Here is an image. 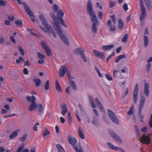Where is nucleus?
Segmentation results:
<instances>
[{
  "instance_id": "1",
  "label": "nucleus",
  "mask_w": 152,
  "mask_h": 152,
  "mask_svg": "<svg viewBox=\"0 0 152 152\" xmlns=\"http://www.w3.org/2000/svg\"><path fill=\"white\" fill-rule=\"evenodd\" d=\"M87 11L88 13L91 16L90 19L93 24L92 26L91 30L92 33H97V26L99 25V21L94 12L92 10V4L91 0H88L87 6Z\"/></svg>"
},
{
  "instance_id": "2",
  "label": "nucleus",
  "mask_w": 152,
  "mask_h": 152,
  "mask_svg": "<svg viewBox=\"0 0 152 152\" xmlns=\"http://www.w3.org/2000/svg\"><path fill=\"white\" fill-rule=\"evenodd\" d=\"M50 16L53 20V24L56 31L63 42L67 45H69V42L68 39L66 36H64L63 34L61 26L57 19L55 13H51Z\"/></svg>"
},
{
  "instance_id": "3",
  "label": "nucleus",
  "mask_w": 152,
  "mask_h": 152,
  "mask_svg": "<svg viewBox=\"0 0 152 152\" xmlns=\"http://www.w3.org/2000/svg\"><path fill=\"white\" fill-rule=\"evenodd\" d=\"M39 17L45 28H43L41 26H39L41 28L44 32H47L49 35L52 34L55 37H56V34L54 32L51 26L48 24L46 19L43 15H40Z\"/></svg>"
},
{
  "instance_id": "4",
  "label": "nucleus",
  "mask_w": 152,
  "mask_h": 152,
  "mask_svg": "<svg viewBox=\"0 0 152 152\" xmlns=\"http://www.w3.org/2000/svg\"><path fill=\"white\" fill-rule=\"evenodd\" d=\"M134 128L135 130L137 136L139 137V140L141 142L147 145L149 144L150 143V135L149 134H148L147 135L144 134L142 135V137H141L140 133L138 126L135 125H134Z\"/></svg>"
},
{
  "instance_id": "5",
  "label": "nucleus",
  "mask_w": 152,
  "mask_h": 152,
  "mask_svg": "<svg viewBox=\"0 0 152 152\" xmlns=\"http://www.w3.org/2000/svg\"><path fill=\"white\" fill-rule=\"evenodd\" d=\"M26 99L29 102H31V103L29 107V111H32L35 110L38 106L37 104L35 102L36 97L33 95H32L31 97L30 96H27Z\"/></svg>"
},
{
  "instance_id": "6",
  "label": "nucleus",
  "mask_w": 152,
  "mask_h": 152,
  "mask_svg": "<svg viewBox=\"0 0 152 152\" xmlns=\"http://www.w3.org/2000/svg\"><path fill=\"white\" fill-rule=\"evenodd\" d=\"M145 101V99L144 97H142L140 100L139 105V114L140 118H144L143 115L141 114L142 110Z\"/></svg>"
},
{
  "instance_id": "7",
  "label": "nucleus",
  "mask_w": 152,
  "mask_h": 152,
  "mask_svg": "<svg viewBox=\"0 0 152 152\" xmlns=\"http://www.w3.org/2000/svg\"><path fill=\"white\" fill-rule=\"evenodd\" d=\"M108 114L110 118L114 123L118 124L119 121L116 116L114 113L110 110H108Z\"/></svg>"
},
{
  "instance_id": "8",
  "label": "nucleus",
  "mask_w": 152,
  "mask_h": 152,
  "mask_svg": "<svg viewBox=\"0 0 152 152\" xmlns=\"http://www.w3.org/2000/svg\"><path fill=\"white\" fill-rule=\"evenodd\" d=\"M24 8L30 17L31 18L32 21L34 22H35V18L33 15L32 12L30 9L29 7L28 6L27 4L24 2L23 3Z\"/></svg>"
},
{
  "instance_id": "9",
  "label": "nucleus",
  "mask_w": 152,
  "mask_h": 152,
  "mask_svg": "<svg viewBox=\"0 0 152 152\" xmlns=\"http://www.w3.org/2000/svg\"><path fill=\"white\" fill-rule=\"evenodd\" d=\"M140 10L141 11V14L140 17V21H142L146 18L147 14L146 10L144 6H141Z\"/></svg>"
},
{
  "instance_id": "10",
  "label": "nucleus",
  "mask_w": 152,
  "mask_h": 152,
  "mask_svg": "<svg viewBox=\"0 0 152 152\" xmlns=\"http://www.w3.org/2000/svg\"><path fill=\"white\" fill-rule=\"evenodd\" d=\"M41 44L43 47L47 55L49 56L52 55V53L49 47L48 46L47 43L44 41H41Z\"/></svg>"
},
{
  "instance_id": "11",
  "label": "nucleus",
  "mask_w": 152,
  "mask_h": 152,
  "mask_svg": "<svg viewBox=\"0 0 152 152\" xmlns=\"http://www.w3.org/2000/svg\"><path fill=\"white\" fill-rule=\"evenodd\" d=\"M138 86L137 84H136L134 87L133 93V99L134 103H136L137 102L138 94Z\"/></svg>"
},
{
  "instance_id": "12",
  "label": "nucleus",
  "mask_w": 152,
  "mask_h": 152,
  "mask_svg": "<svg viewBox=\"0 0 152 152\" xmlns=\"http://www.w3.org/2000/svg\"><path fill=\"white\" fill-rule=\"evenodd\" d=\"M75 53H80L84 61L85 62H87V60L85 56L84 55V51L82 48H80L76 50L75 51Z\"/></svg>"
},
{
  "instance_id": "13",
  "label": "nucleus",
  "mask_w": 152,
  "mask_h": 152,
  "mask_svg": "<svg viewBox=\"0 0 152 152\" xmlns=\"http://www.w3.org/2000/svg\"><path fill=\"white\" fill-rule=\"evenodd\" d=\"M110 134L113 139L120 143L122 142V140L113 131H110Z\"/></svg>"
},
{
  "instance_id": "14",
  "label": "nucleus",
  "mask_w": 152,
  "mask_h": 152,
  "mask_svg": "<svg viewBox=\"0 0 152 152\" xmlns=\"http://www.w3.org/2000/svg\"><path fill=\"white\" fill-rule=\"evenodd\" d=\"M67 71V69L66 67L64 65L62 66L60 68L59 71V75L60 77H63L65 73Z\"/></svg>"
},
{
  "instance_id": "15",
  "label": "nucleus",
  "mask_w": 152,
  "mask_h": 152,
  "mask_svg": "<svg viewBox=\"0 0 152 152\" xmlns=\"http://www.w3.org/2000/svg\"><path fill=\"white\" fill-rule=\"evenodd\" d=\"M93 52L96 56L103 59L104 58L105 56L103 52H99L96 50H94Z\"/></svg>"
},
{
  "instance_id": "16",
  "label": "nucleus",
  "mask_w": 152,
  "mask_h": 152,
  "mask_svg": "<svg viewBox=\"0 0 152 152\" xmlns=\"http://www.w3.org/2000/svg\"><path fill=\"white\" fill-rule=\"evenodd\" d=\"M107 26H110V30L111 32H113L116 30V27L115 25H111V21L110 20H109L107 23Z\"/></svg>"
},
{
  "instance_id": "17",
  "label": "nucleus",
  "mask_w": 152,
  "mask_h": 152,
  "mask_svg": "<svg viewBox=\"0 0 152 152\" xmlns=\"http://www.w3.org/2000/svg\"><path fill=\"white\" fill-rule=\"evenodd\" d=\"M68 140L69 143L73 145H74L77 143L76 139L73 137L69 136Z\"/></svg>"
},
{
  "instance_id": "18",
  "label": "nucleus",
  "mask_w": 152,
  "mask_h": 152,
  "mask_svg": "<svg viewBox=\"0 0 152 152\" xmlns=\"http://www.w3.org/2000/svg\"><path fill=\"white\" fill-rule=\"evenodd\" d=\"M149 85L148 83H145L144 93L147 97H148L149 95Z\"/></svg>"
},
{
  "instance_id": "19",
  "label": "nucleus",
  "mask_w": 152,
  "mask_h": 152,
  "mask_svg": "<svg viewBox=\"0 0 152 152\" xmlns=\"http://www.w3.org/2000/svg\"><path fill=\"white\" fill-rule=\"evenodd\" d=\"M95 100L96 103L97 104V106L99 107L100 110H101L102 112H104L105 111L104 110L103 108L102 104L101 103L99 100L97 99V98H96L95 99Z\"/></svg>"
},
{
  "instance_id": "20",
  "label": "nucleus",
  "mask_w": 152,
  "mask_h": 152,
  "mask_svg": "<svg viewBox=\"0 0 152 152\" xmlns=\"http://www.w3.org/2000/svg\"><path fill=\"white\" fill-rule=\"evenodd\" d=\"M95 100L96 103L97 104V106L99 107L100 110H101L102 112H104L105 111L104 110L103 108L102 104L101 103L99 100L97 99V98H96L95 99Z\"/></svg>"
},
{
  "instance_id": "21",
  "label": "nucleus",
  "mask_w": 152,
  "mask_h": 152,
  "mask_svg": "<svg viewBox=\"0 0 152 152\" xmlns=\"http://www.w3.org/2000/svg\"><path fill=\"white\" fill-rule=\"evenodd\" d=\"M61 108L62 111L61 113L62 115L64 116L65 113H67L68 111L66 105V104L61 105Z\"/></svg>"
},
{
  "instance_id": "22",
  "label": "nucleus",
  "mask_w": 152,
  "mask_h": 152,
  "mask_svg": "<svg viewBox=\"0 0 152 152\" xmlns=\"http://www.w3.org/2000/svg\"><path fill=\"white\" fill-rule=\"evenodd\" d=\"M20 131L19 129L13 132L9 136L10 140H12L16 137L18 135L19 132Z\"/></svg>"
},
{
  "instance_id": "23",
  "label": "nucleus",
  "mask_w": 152,
  "mask_h": 152,
  "mask_svg": "<svg viewBox=\"0 0 152 152\" xmlns=\"http://www.w3.org/2000/svg\"><path fill=\"white\" fill-rule=\"evenodd\" d=\"M50 132L46 128H45L42 133L43 136L44 138H47V135L50 134Z\"/></svg>"
},
{
  "instance_id": "24",
  "label": "nucleus",
  "mask_w": 152,
  "mask_h": 152,
  "mask_svg": "<svg viewBox=\"0 0 152 152\" xmlns=\"http://www.w3.org/2000/svg\"><path fill=\"white\" fill-rule=\"evenodd\" d=\"M56 88L57 91L60 93L62 92V90L61 87L58 83L57 80H56L55 83Z\"/></svg>"
},
{
  "instance_id": "25",
  "label": "nucleus",
  "mask_w": 152,
  "mask_h": 152,
  "mask_svg": "<svg viewBox=\"0 0 152 152\" xmlns=\"http://www.w3.org/2000/svg\"><path fill=\"white\" fill-rule=\"evenodd\" d=\"M79 135L82 139H84L85 138L82 129L80 127H79L78 131Z\"/></svg>"
},
{
  "instance_id": "26",
  "label": "nucleus",
  "mask_w": 152,
  "mask_h": 152,
  "mask_svg": "<svg viewBox=\"0 0 152 152\" xmlns=\"http://www.w3.org/2000/svg\"><path fill=\"white\" fill-rule=\"evenodd\" d=\"M57 16L58 18L59 19L62 18L64 15V13L61 10H59L57 12Z\"/></svg>"
},
{
  "instance_id": "27",
  "label": "nucleus",
  "mask_w": 152,
  "mask_h": 152,
  "mask_svg": "<svg viewBox=\"0 0 152 152\" xmlns=\"http://www.w3.org/2000/svg\"><path fill=\"white\" fill-rule=\"evenodd\" d=\"M107 144L109 148L112 149L116 150L118 149V147L115 146L112 143L110 142H107Z\"/></svg>"
},
{
  "instance_id": "28",
  "label": "nucleus",
  "mask_w": 152,
  "mask_h": 152,
  "mask_svg": "<svg viewBox=\"0 0 152 152\" xmlns=\"http://www.w3.org/2000/svg\"><path fill=\"white\" fill-rule=\"evenodd\" d=\"M114 47V45L112 44L109 45L103 46L102 47V48L104 50H108L111 49Z\"/></svg>"
},
{
  "instance_id": "29",
  "label": "nucleus",
  "mask_w": 152,
  "mask_h": 152,
  "mask_svg": "<svg viewBox=\"0 0 152 152\" xmlns=\"http://www.w3.org/2000/svg\"><path fill=\"white\" fill-rule=\"evenodd\" d=\"M124 26V23L122 20L120 19L118 20V28L122 29Z\"/></svg>"
},
{
  "instance_id": "30",
  "label": "nucleus",
  "mask_w": 152,
  "mask_h": 152,
  "mask_svg": "<svg viewBox=\"0 0 152 152\" xmlns=\"http://www.w3.org/2000/svg\"><path fill=\"white\" fill-rule=\"evenodd\" d=\"M89 99L92 108H95L96 107V105L91 96H89Z\"/></svg>"
},
{
  "instance_id": "31",
  "label": "nucleus",
  "mask_w": 152,
  "mask_h": 152,
  "mask_svg": "<svg viewBox=\"0 0 152 152\" xmlns=\"http://www.w3.org/2000/svg\"><path fill=\"white\" fill-rule=\"evenodd\" d=\"M37 110L38 112L39 113H42L44 110V107L41 104H39L37 106Z\"/></svg>"
},
{
  "instance_id": "32",
  "label": "nucleus",
  "mask_w": 152,
  "mask_h": 152,
  "mask_svg": "<svg viewBox=\"0 0 152 152\" xmlns=\"http://www.w3.org/2000/svg\"><path fill=\"white\" fill-rule=\"evenodd\" d=\"M144 45L145 47L148 46V36L144 35Z\"/></svg>"
},
{
  "instance_id": "33",
  "label": "nucleus",
  "mask_w": 152,
  "mask_h": 152,
  "mask_svg": "<svg viewBox=\"0 0 152 152\" xmlns=\"http://www.w3.org/2000/svg\"><path fill=\"white\" fill-rule=\"evenodd\" d=\"M124 58H127L126 56L125 55H121L116 58L115 60V62L117 63L118 62L120 59Z\"/></svg>"
},
{
  "instance_id": "34",
  "label": "nucleus",
  "mask_w": 152,
  "mask_h": 152,
  "mask_svg": "<svg viewBox=\"0 0 152 152\" xmlns=\"http://www.w3.org/2000/svg\"><path fill=\"white\" fill-rule=\"evenodd\" d=\"M144 2L145 4L147 7V8L149 10L151 9H149V7H150L151 2L150 0H144Z\"/></svg>"
},
{
  "instance_id": "35",
  "label": "nucleus",
  "mask_w": 152,
  "mask_h": 152,
  "mask_svg": "<svg viewBox=\"0 0 152 152\" xmlns=\"http://www.w3.org/2000/svg\"><path fill=\"white\" fill-rule=\"evenodd\" d=\"M18 48L21 54L23 56H24L25 54V52L21 46L20 45L18 46Z\"/></svg>"
},
{
  "instance_id": "36",
  "label": "nucleus",
  "mask_w": 152,
  "mask_h": 152,
  "mask_svg": "<svg viewBox=\"0 0 152 152\" xmlns=\"http://www.w3.org/2000/svg\"><path fill=\"white\" fill-rule=\"evenodd\" d=\"M15 23L19 27H21L23 25V23L20 20H16L15 21Z\"/></svg>"
},
{
  "instance_id": "37",
  "label": "nucleus",
  "mask_w": 152,
  "mask_h": 152,
  "mask_svg": "<svg viewBox=\"0 0 152 152\" xmlns=\"http://www.w3.org/2000/svg\"><path fill=\"white\" fill-rule=\"evenodd\" d=\"M56 147L58 149V152H65L63 148L61 147L60 145H57Z\"/></svg>"
},
{
  "instance_id": "38",
  "label": "nucleus",
  "mask_w": 152,
  "mask_h": 152,
  "mask_svg": "<svg viewBox=\"0 0 152 152\" xmlns=\"http://www.w3.org/2000/svg\"><path fill=\"white\" fill-rule=\"evenodd\" d=\"M70 83L72 88L74 90H76L77 87L74 81L73 80H70Z\"/></svg>"
},
{
  "instance_id": "39",
  "label": "nucleus",
  "mask_w": 152,
  "mask_h": 152,
  "mask_svg": "<svg viewBox=\"0 0 152 152\" xmlns=\"http://www.w3.org/2000/svg\"><path fill=\"white\" fill-rule=\"evenodd\" d=\"M36 86H40L41 83V80L39 79H36L34 80Z\"/></svg>"
},
{
  "instance_id": "40",
  "label": "nucleus",
  "mask_w": 152,
  "mask_h": 152,
  "mask_svg": "<svg viewBox=\"0 0 152 152\" xmlns=\"http://www.w3.org/2000/svg\"><path fill=\"white\" fill-rule=\"evenodd\" d=\"M25 61V60L21 57H20L19 59H17L16 61V63L19 64L21 62H22V63Z\"/></svg>"
},
{
  "instance_id": "41",
  "label": "nucleus",
  "mask_w": 152,
  "mask_h": 152,
  "mask_svg": "<svg viewBox=\"0 0 152 152\" xmlns=\"http://www.w3.org/2000/svg\"><path fill=\"white\" fill-rule=\"evenodd\" d=\"M73 148L75 150L76 152H83L82 150L80 148H78L77 145H75L73 147Z\"/></svg>"
},
{
  "instance_id": "42",
  "label": "nucleus",
  "mask_w": 152,
  "mask_h": 152,
  "mask_svg": "<svg viewBox=\"0 0 152 152\" xmlns=\"http://www.w3.org/2000/svg\"><path fill=\"white\" fill-rule=\"evenodd\" d=\"M128 35L127 34H126L124 35L123 38L122 39V41L124 42H126L127 41V39Z\"/></svg>"
},
{
  "instance_id": "43",
  "label": "nucleus",
  "mask_w": 152,
  "mask_h": 152,
  "mask_svg": "<svg viewBox=\"0 0 152 152\" xmlns=\"http://www.w3.org/2000/svg\"><path fill=\"white\" fill-rule=\"evenodd\" d=\"M134 113V107H132L130 108L127 114L129 115H131Z\"/></svg>"
},
{
  "instance_id": "44",
  "label": "nucleus",
  "mask_w": 152,
  "mask_h": 152,
  "mask_svg": "<svg viewBox=\"0 0 152 152\" xmlns=\"http://www.w3.org/2000/svg\"><path fill=\"white\" fill-rule=\"evenodd\" d=\"M27 137L26 134H24L22 137H20L19 139V140L22 142H23L26 140Z\"/></svg>"
},
{
  "instance_id": "45",
  "label": "nucleus",
  "mask_w": 152,
  "mask_h": 152,
  "mask_svg": "<svg viewBox=\"0 0 152 152\" xmlns=\"http://www.w3.org/2000/svg\"><path fill=\"white\" fill-rule=\"evenodd\" d=\"M115 1H111L109 3V7L110 8H113L115 5Z\"/></svg>"
},
{
  "instance_id": "46",
  "label": "nucleus",
  "mask_w": 152,
  "mask_h": 152,
  "mask_svg": "<svg viewBox=\"0 0 152 152\" xmlns=\"http://www.w3.org/2000/svg\"><path fill=\"white\" fill-rule=\"evenodd\" d=\"M60 22H61V23L66 28H67L65 24V22L63 19V18H61L59 19Z\"/></svg>"
},
{
  "instance_id": "47",
  "label": "nucleus",
  "mask_w": 152,
  "mask_h": 152,
  "mask_svg": "<svg viewBox=\"0 0 152 152\" xmlns=\"http://www.w3.org/2000/svg\"><path fill=\"white\" fill-rule=\"evenodd\" d=\"M68 119L70 124H71L72 122V118L71 116L70 113L69 112L68 116Z\"/></svg>"
},
{
  "instance_id": "48",
  "label": "nucleus",
  "mask_w": 152,
  "mask_h": 152,
  "mask_svg": "<svg viewBox=\"0 0 152 152\" xmlns=\"http://www.w3.org/2000/svg\"><path fill=\"white\" fill-rule=\"evenodd\" d=\"M105 77L109 81L112 80L113 79L112 77L109 75L106 74L105 75Z\"/></svg>"
},
{
  "instance_id": "49",
  "label": "nucleus",
  "mask_w": 152,
  "mask_h": 152,
  "mask_svg": "<svg viewBox=\"0 0 152 152\" xmlns=\"http://www.w3.org/2000/svg\"><path fill=\"white\" fill-rule=\"evenodd\" d=\"M49 89V81L47 80L45 84V89L46 90H48Z\"/></svg>"
},
{
  "instance_id": "50",
  "label": "nucleus",
  "mask_w": 152,
  "mask_h": 152,
  "mask_svg": "<svg viewBox=\"0 0 152 152\" xmlns=\"http://www.w3.org/2000/svg\"><path fill=\"white\" fill-rule=\"evenodd\" d=\"M38 56L39 58L41 59H44L45 58L44 56L41 53L38 52L37 53Z\"/></svg>"
},
{
  "instance_id": "51",
  "label": "nucleus",
  "mask_w": 152,
  "mask_h": 152,
  "mask_svg": "<svg viewBox=\"0 0 152 152\" xmlns=\"http://www.w3.org/2000/svg\"><path fill=\"white\" fill-rule=\"evenodd\" d=\"M24 148V145L23 144L22 145L19 147L18 148V149L16 151V152H21L23 150Z\"/></svg>"
},
{
  "instance_id": "52",
  "label": "nucleus",
  "mask_w": 152,
  "mask_h": 152,
  "mask_svg": "<svg viewBox=\"0 0 152 152\" xmlns=\"http://www.w3.org/2000/svg\"><path fill=\"white\" fill-rule=\"evenodd\" d=\"M39 123H37L33 127V129L34 131H37V126L39 125Z\"/></svg>"
},
{
  "instance_id": "53",
  "label": "nucleus",
  "mask_w": 152,
  "mask_h": 152,
  "mask_svg": "<svg viewBox=\"0 0 152 152\" xmlns=\"http://www.w3.org/2000/svg\"><path fill=\"white\" fill-rule=\"evenodd\" d=\"M30 33L32 35H34V36H35L37 37L38 38H40V36L39 35L37 34H36L34 33L33 32V30H32V29H31V31H30Z\"/></svg>"
},
{
  "instance_id": "54",
  "label": "nucleus",
  "mask_w": 152,
  "mask_h": 152,
  "mask_svg": "<svg viewBox=\"0 0 152 152\" xmlns=\"http://www.w3.org/2000/svg\"><path fill=\"white\" fill-rule=\"evenodd\" d=\"M67 74L69 80V81H70V80H71L73 79H74L73 77L69 72H67Z\"/></svg>"
},
{
  "instance_id": "55",
  "label": "nucleus",
  "mask_w": 152,
  "mask_h": 152,
  "mask_svg": "<svg viewBox=\"0 0 152 152\" xmlns=\"http://www.w3.org/2000/svg\"><path fill=\"white\" fill-rule=\"evenodd\" d=\"M8 19L11 21H13L15 19L14 16L12 15H9L8 17Z\"/></svg>"
},
{
  "instance_id": "56",
  "label": "nucleus",
  "mask_w": 152,
  "mask_h": 152,
  "mask_svg": "<svg viewBox=\"0 0 152 152\" xmlns=\"http://www.w3.org/2000/svg\"><path fill=\"white\" fill-rule=\"evenodd\" d=\"M147 127L146 126H145L140 129V131L144 133L147 132Z\"/></svg>"
},
{
  "instance_id": "57",
  "label": "nucleus",
  "mask_w": 152,
  "mask_h": 152,
  "mask_svg": "<svg viewBox=\"0 0 152 152\" xmlns=\"http://www.w3.org/2000/svg\"><path fill=\"white\" fill-rule=\"evenodd\" d=\"M110 17L112 19L113 22L114 24H115L116 23V19L115 16L114 15H112L110 16Z\"/></svg>"
},
{
  "instance_id": "58",
  "label": "nucleus",
  "mask_w": 152,
  "mask_h": 152,
  "mask_svg": "<svg viewBox=\"0 0 152 152\" xmlns=\"http://www.w3.org/2000/svg\"><path fill=\"white\" fill-rule=\"evenodd\" d=\"M58 6L56 4H54L53 6V9L55 12H57V10H58Z\"/></svg>"
},
{
  "instance_id": "59",
  "label": "nucleus",
  "mask_w": 152,
  "mask_h": 152,
  "mask_svg": "<svg viewBox=\"0 0 152 152\" xmlns=\"http://www.w3.org/2000/svg\"><path fill=\"white\" fill-rule=\"evenodd\" d=\"M10 40L12 42L14 43H15L16 42L15 40L14 37L13 36H11Z\"/></svg>"
},
{
  "instance_id": "60",
  "label": "nucleus",
  "mask_w": 152,
  "mask_h": 152,
  "mask_svg": "<svg viewBox=\"0 0 152 152\" xmlns=\"http://www.w3.org/2000/svg\"><path fill=\"white\" fill-rule=\"evenodd\" d=\"M103 17V13L102 12H99L98 13V18L100 19H102Z\"/></svg>"
},
{
  "instance_id": "61",
  "label": "nucleus",
  "mask_w": 152,
  "mask_h": 152,
  "mask_svg": "<svg viewBox=\"0 0 152 152\" xmlns=\"http://www.w3.org/2000/svg\"><path fill=\"white\" fill-rule=\"evenodd\" d=\"M151 63H148V64L147 65V66H146V69H147V70L148 71L149 70L150 67H151Z\"/></svg>"
},
{
  "instance_id": "62",
  "label": "nucleus",
  "mask_w": 152,
  "mask_h": 152,
  "mask_svg": "<svg viewBox=\"0 0 152 152\" xmlns=\"http://www.w3.org/2000/svg\"><path fill=\"white\" fill-rule=\"evenodd\" d=\"M123 8L124 10L126 11L128 10V5L126 4H125L123 5Z\"/></svg>"
},
{
  "instance_id": "63",
  "label": "nucleus",
  "mask_w": 152,
  "mask_h": 152,
  "mask_svg": "<svg viewBox=\"0 0 152 152\" xmlns=\"http://www.w3.org/2000/svg\"><path fill=\"white\" fill-rule=\"evenodd\" d=\"M6 5V2L2 0H0V5L5 6Z\"/></svg>"
},
{
  "instance_id": "64",
  "label": "nucleus",
  "mask_w": 152,
  "mask_h": 152,
  "mask_svg": "<svg viewBox=\"0 0 152 152\" xmlns=\"http://www.w3.org/2000/svg\"><path fill=\"white\" fill-rule=\"evenodd\" d=\"M23 73L25 75H28V71L27 68H24L23 69Z\"/></svg>"
}]
</instances>
